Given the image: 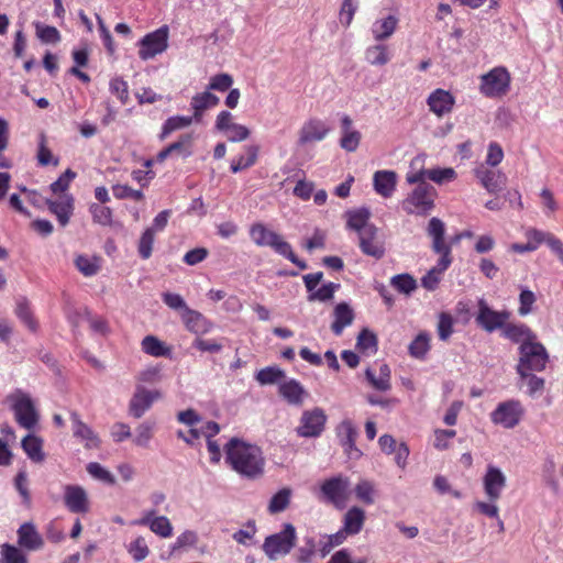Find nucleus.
I'll list each match as a JSON object with an SVG mask.
<instances>
[{
  "mask_svg": "<svg viewBox=\"0 0 563 563\" xmlns=\"http://www.w3.org/2000/svg\"><path fill=\"white\" fill-rule=\"evenodd\" d=\"M224 453L227 464L241 476L254 479L263 475L265 459L257 445L232 438L224 445Z\"/></svg>",
  "mask_w": 563,
  "mask_h": 563,
  "instance_id": "1",
  "label": "nucleus"
},
{
  "mask_svg": "<svg viewBox=\"0 0 563 563\" xmlns=\"http://www.w3.org/2000/svg\"><path fill=\"white\" fill-rule=\"evenodd\" d=\"M251 240L261 247H272L277 254L289 260L300 269H306V262L299 260L292 252L291 245L286 242L278 233L269 230L265 224L257 222L250 228Z\"/></svg>",
  "mask_w": 563,
  "mask_h": 563,
  "instance_id": "2",
  "label": "nucleus"
},
{
  "mask_svg": "<svg viewBox=\"0 0 563 563\" xmlns=\"http://www.w3.org/2000/svg\"><path fill=\"white\" fill-rule=\"evenodd\" d=\"M5 402L14 415L16 423L26 430H33L40 420V413L31 395L15 389L5 397Z\"/></svg>",
  "mask_w": 563,
  "mask_h": 563,
  "instance_id": "3",
  "label": "nucleus"
},
{
  "mask_svg": "<svg viewBox=\"0 0 563 563\" xmlns=\"http://www.w3.org/2000/svg\"><path fill=\"white\" fill-rule=\"evenodd\" d=\"M297 542L296 528L291 523H284L283 529L265 538L262 549L271 561H276L290 553Z\"/></svg>",
  "mask_w": 563,
  "mask_h": 563,
  "instance_id": "4",
  "label": "nucleus"
},
{
  "mask_svg": "<svg viewBox=\"0 0 563 563\" xmlns=\"http://www.w3.org/2000/svg\"><path fill=\"white\" fill-rule=\"evenodd\" d=\"M519 354L518 375H526V372H542L549 362V353L538 338L519 346Z\"/></svg>",
  "mask_w": 563,
  "mask_h": 563,
  "instance_id": "5",
  "label": "nucleus"
},
{
  "mask_svg": "<svg viewBox=\"0 0 563 563\" xmlns=\"http://www.w3.org/2000/svg\"><path fill=\"white\" fill-rule=\"evenodd\" d=\"M511 76L504 66H496L479 77V92L487 98L504 97L510 89Z\"/></svg>",
  "mask_w": 563,
  "mask_h": 563,
  "instance_id": "6",
  "label": "nucleus"
},
{
  "mask_svg": "<svg viewBox=\"0 0 563 563\" xmlns=\"http://www.w3.org/2000/svg\"><path fill=\"white\" fill-rule=\"evenodd\" d=\"M435 195V189L431 185L422 183L408 195L401 207L408 214L426 216L434 207Z\"/></svg>",
  "mask_w": 563,
  "mask_h": 563,
  "instance_id": "7",
  "label": "nucleus"
},
{
  "mask_svg": "<svg viewBox=\"0 0 563 563\" xmlns=\"http://www.w3.org/2000/svg\"><path fill=\"white\" fill-rule=\"evenodd\" d=\"M169 29L163 25L157 30L147 33L139 42V57L142 60H150L163 54L168 48Z\"/></svg>",
  "mask_w": 563,
  "mask_h": 563,
  "instance_id": "8",
  "label": "nucleus"
},
{
  "mask_svg": "<svg viewBox=\"0 0 563 563\" xmlns=\"http://www.w3.org/2000/svg\"><path fill=\"white\" fill-rule=\"evenodd\" d=\"M328 417L320 407L303 410L295 431L299 438H319L324 431Z\"/></svg>",
  "mask_w": 563,
  "mask_h": 563,
  "instance_id": "9",
  "label": "nucleus"
},
{
  "mask_svg": "<svg viewBox=\"0 0 563 563\" xmlns=\"http://www.w3.org/2000/svg\"><path fill=\"white\" fill-rule=\"evenodd\" d=\"M320 492L327 503L343 509L349 500L350 481L343 475L333 476L321 484Z\"/></svg>",
  "mask_w": 563,
  "mask_h": 563,
  "instance_id": "10",
  "label": "nucleus"
},
{
  "mask_svg": "<svg viewBox=\"0 0 563 563\" xmlns=\"http://www.w3.org/2000/svg\"><path fill=\"white\" fill-rule=\"evenodd\" d=\"M525 413V409L519 400L509 399L499 402L495 410L490 412V420L505 429H512L519 424Z\"/></svg>",
  "mask_w": 563,
  "mask_h": 563,
  "instance_id": "11",
  "label": "nucleus"
},
{
  "mask_svg": "<svg viewBox=\"0 0 563 563\" xmlns=\"http://www.w3.org/2000/svg\"><path fill=\"white\" fill-rule=\"evenodd\" d=\"M476 323L486 332H494L498 329L501 330L506 321L509 319L510 313L507 310L496 311L492 309L485 299L481 298L477 301Z\"/></svg>",
  "mask_w": 563,
  "mask_h": 563,
  "instance_id": "12",
  "label": "nucleus"
},
{
  "mask_svg": "<svg viewBox=\"0 0 563 563\" xmlns=\"http://www.w3.org/2000/svg\"><path fill=\"white\" fill-rule=\"evenodd\" d=\"M63 492L64 505L70 512L87 514L90 511L89 495L82 486L68 484L64 486Z\"/></svg>",
  "mask_w": 563,
  "mask_h": 563,
  "instance_id": "13",
  "label": "nucleus"
},
{
  "mask_svg": "<svg viewBox=\"0 0 563 563\" xmlns=\"http://www.w3.org/2000/svg\"><path fill=\"white\" fill-rule=\"evenodd\" d=\"M162 398V393L157 389H146L139 384L129 404V412L132 417L141 418L153 405L154 401Z\"/></svg>",
  "mask_w": 563,
  "mask_h": 563,
  "instance_id": "14",
  "label": "nucleus"
},
{
  "mask_svg": "<svg viewBox=\"0 0 563 563\" xmlns=\"http://www.w3.org/2000/svg\"><path fill=\"white\" fill-rule=\"evenodd\" d=\"M506 485L507 477L504 472L499 467L489 464L483 476V487L487 498L497 501L501 497Z\"/></svg>",
  "mask_w": 563,
  "mask_h": 563,
  "instance_id": "15",
  "label": "nucleus"
},
{
  "mask_svg": "<svg viewBox=\"0 0 563 563\" xmlns=\"http://www.w3.org/2000/svg\"><path fill=\"white\" fill-rule=\"evenodd\" d=\"M133 526L148 527L156 536L167 539L173 536V526L166 516H156V510H146L140 519L131 522Z\"/></svg>",
  "mask_w": 563,
  "mask_h": 563,
  "instance_id": "16",
  "label": "nucleus"
},
{
  "mask_svg": "<svg viewBox=\"0 0 563 563\" xmlns=\"http://www.w3.org/2000/svg\"><path fill=\"white\" fill-rule=\"evenodd\" d=\"M330 132V126L319 118H310L303 122L298 133V144L307 145L323 141Z\"/></svg>",
  "mask_w": 563,
  "mask_h": 563,
  "instance_id": "17",
  "label": "nucleus"
},
{
  "mask_svg": "<svg viewBox=\"0 0 563 563\" xmlns=\"http://www.w3.org/2000/svg\"><path fill=\"white\" fill-rule=\"evenodd\" d=\"M474 175L489 194L500 191L505 187L507 180L504 173L489 169L485 164H479L475 167Z\"/></svg>",
  "mask_w": 563,
  "mask_h": 563,
  "instance_id": "18",
  "label": "nucleus"
},
{
  "mask_svg": "<svg viewBox=\"0 0 563 563\" xmlns=\"http://www.w3.org/2000/svg\"><path fill=\"white\" fill-rule=\"evenodd\" d=\"M377 233L378 229L376 227L365 229L363 233L358 234V245L365 255L379 260L385 254V245Z\"/></svg>",
  "mask_w": 563,
  "mask_h": 563,
  "instance_id": "19",
  "label": "nucleus"
},
{
  "mask_svg": "<svg viewBox=\"0 0 563 563\" xmlns=\"http://www.w3.org/2000/svg\"><path fill=\"white\" fill-rule=\"evenodd\" d=\"M185 328L197 335L201 336L209 333L213 329V323L208 320L201 312L191 308H186L180 314Z\"/></svg>",
  "mask_w": 563,
  "mask_h": 563,
  "instance_id": "20",
  "label": "nucleus"
},
{
  "mask_svg": "<svg viewBox=\"0 0 563 563\" xmlns=\"http://www.w3.org/2000/svg\"><path fill=\"white\" fill-rule=\"evenodd\" d=\"M70 421L73 435L82 442L86 449H97L99 446L100 440L98 435L80 419L77 412H70Z\"/></svg>",
  "mask_w": 563,
  "mask_h": 563,
  "instance_id": "21",
  "label": "nucleus"
},
{
  "mask_svg": "<svg viewBox=\"0 0 563 563\" xmlns=\"http://www.w3.org/2000/svg\"><path fill=\"white\" fill-rule=\"evenodd\" d=\"M48 209L57 218L62 227L68 224L74 210V198L69 194H64L54 200H47Z\"/></svg>",
  "mask_w": 563,
  "mask_h": 563,
  "instance_id": "22",
  "label": "nucleus"
},
{
  "mask_svg": "<svg viewBox=\"0 0 563 563\" xmlns=\"http://www.w3.org/2000/svg\"><path fill=\"white\" fill-rule=\"evenodd\" d=\"M427 103L430 108V111H432L438 117H442L452 111L455 99L451 92L444 89H435L428 97Z\"/></svg>",
  "mask_w": 563,
  "mask_h": 563,
  "instance_id": "23",
  "label": "nucleus"
},
{
  "mask_svg": "<svg viewBox=\"0 0 563 563\" xmlns=\"http://www.w3.org/2000/svg\"><path fill=\"white\" fill-rule=\"evenodd\" d=\"M399 20L394 14L379 18L372 23L371 34L376 42H384L394 35Z\"/></svg>",
  "mask_w": 563,
  "mask_h": 563,
  "instance_id": "24",
  "label": "nucleus"
},
{
  "mask_svg": "<svg viewBox=\"0 0 563 563\" xmlns=\"http://www.w3.org/2000/svg\"><path fill=\"white\" fill-rule=\"evenodd\" d=\"M18 543L21 548L36 551L43 547L44 541L32 522H24L18 529Z\"/></svg>",
  "mask_w": 563,
  "mask_h": 563,
  "instance_id": "25",
  "label": "nucleus"
},
{
  "mask_svg": "<svg viewBox=\"0 0 563 563\" xmlns=\"http://www.w3.org/2000/svg\"><path fill=\"white\" fill-rule=\"evenodd\" d=\"M501 334L514 343L523 344L533 341L537 334L523 323H505L501 328Z\"/></svg>",
  "mask_w": 563,
  "mask_h": 563,
  "instance_id": "26",
  "label": "nucleus"
},
{
  "mask_svg": "<svg viewBox=\"0 0 563 563\" xmlns=\"http://www.w3.org/2000/svg\"><path fill=\"white\" fill-rule=\"evenodd\" d=\"M397 175L393 170H377L373 176V186L375 191L384 197L393 196L396 188Z\"/></svg>",
  "mask_w": 563,
  "mask_h": 563,
  "instance_id": "27",
  "label": "nucleus"
},
{
  "mask_svg": "<svg viewBox=\"0 0 563 563\" xmlns=\"http://www.w3.org/2000/svg\"><path fill=\"white\" fill-rule=\"evenodd\" d=\"M354 320V311L346 302H340L333 310L331 330L335 335H341L343 330L350 327Z\"/></svg>",
  "mask_w": 563,
  "mask_h": 563,
  "instance_id": "28",
  "label": "nucleus"
},
{
  "mask_svg": "<svg viewBox=\"0 0 563 563\" xmlns=\"http://www.w3.org/2000/svg\"><path fill=\"white\" fill-rule=\"evenodd\" d=\"M279 394L288 404L300 406L307 393L299 382L288 379L279 384Z\"/></svg>",
  "mask_w": 563,
  "mask_h": 563,
  "instance_id": "29",
  "label": "nucleus"
},
{
  "mask_svg": "<svg viewBox=\"0 0 563 563\" xmlns=\"http://www.w3.org/2000/svg\"><path fill=\"white\" fill-rule=\"evenodd\" d=\"M391 57L389 46L383 42L369 45L364 52L365 60L372 66H385L391 60Z\"/></svg>",
  "mask_w": 563,
  "mask_h": 563,
  "instance_id": "30",
  "label": "nucleus"
},
{
  "mask_svg": "<svg viewBox=\"0 0 563 563\" xmlns=\"http://www.w3.org/2000/svg\"><path fill=\"white\" fill-rule=\"evenodd\" d=\"M220 99L209 90L196 93L190 101L191 109L194 110L195 121L199 122L203 115V112L210 108L216 107Z\"/></svg>",
  "mask_w": 563,
  "mask_h": 563,
  "instance_id": "31",
  "label": "nucleus"
},
{
  "mask_svg": "<svg viewBox=\"0 0 563 563\" xmlns=\"http://www.w3.org/2000/svg\"><path fill=\"white\" fill-rule=\"evenodd\" d=\"M365 376L373 388L379 391H387L390 389V368L387 364L382 363L378 366V374L376 375L375 369L366 368Z\"/></svg>",
  "mask_w": 563,
  "mask_h": 563,
  "instance_id": "32",
  "label": "nucleus"
},
{
  "mask_svg": "<svg viewBox=\"0 0 563 563\" xmlns=\"http://www.w3.org/2000/svg\"><path fill=\"white\" fill-rule=\"evenodd\" d=\"M365 519V511L357 506H353L344 514L342 527L345 532H349L351 536H355L362 531Z\"/></svg>",
  "mask_w": 563,
  "mask_h": 563,
  "instance_id": "33",
  "label": "nucleus"
},
{
  "mask_svg": "<svg viewBox=\"0 0 563 563\" xmlns=\"http://www.w3.org/2000/svg\"><path fill=\"white\" fill-rule=\"evenodd\" d=\"M21 446L32 462L42 463L45 460L43 440L40 437L29 433L22 439Z\"/></svg>",
  "mask_w": 563,
  "mask_h": 563,
  "instance_id": "34",
  "label": "nucleus"
},
{
  "mask_svg": "<svg viewBox=\"0 0 563 563\" xmlns=\"http://www.w3.org/2000/svg\"><path fill=\"white\" fill-rule=\"evenodd\" d=\"M346 217L347 228L356 231L357 234L363 233L365 229L375 228V225L369 222L371 212L366 208L347 211Z\"/></svg>",
  "mask_w": 563,
  "mask_h": 563,
  "instance_id": "35",
  "label": "nucleus"
},
{
  "mask_svg": "<svg viewBox=\"0 0 563 563\" xmlns=\"http://www.w3.org/2000/svg\"><path fill=\"white\" fill-rule=\"evenodd\" d=\"M428 235L432 239V250L433 251H443L446 247H450L449 244L445 243L444 233H445V224L439 218H431L427 228Z\"/></svg>",
  "mask_w": 563,
  "mask_h": 563,
  "instance_id": "36",
  "label": "nucleus"
},
{
  "mask_svg": "<svg viewBox=\"0 0 563 563\" xmlns=\"http://www.w3.org/2000/svg\"><path fill=\"white\" fill-rule=\"evenodd\" d=\"M355 498L364 505H373L377 498V489L374 482L362 478L353 488Z\"/></svg>",
  "mask_w": 563,
  "mask_h": 563,
  "instance_id": "37",
  "label": "nucleus"
},
{
  "mask_svg": "<svg viewBox=\"0 0 563 563\" xmlns=\"http://www.w3.org/2000/svg\"><path fill=\"white\" fill-rule=\"evenodd\" d=\"M142 351L154 357L170 356L172 349L154 335H146L141 342Z\"/></svg>",
  "mask_w": 563,
  "mask_h": 563,
  "instance_id": "38",
  "label": "nucleus"
},
{
  "mask_svg": "<svg viewBox=\"0 0 563 563\" xmlns=\"http://www.w3.org/2000/svg\"><path fill=\"white\" fill-rule=\"evenodd\" d=\"M525 235L533 251H536L542 243H545L548 247L551 250L553 246L552 244H554V242H556L559 239L551 232L533 228L528 229Z\"/></svg>",
  "mask_w": 563,
  "mask_h": 563,
  "instance_id": "39",
  "label": "nucleus"
},
{
  "mask_svg": "<svg viewBox=\"0 0 563 563\" xmlns=\"http://www.w3.org/2000/svg\"><path fill=\"white\" fill-rule=\"evenodd\" d=\"M245 152L246 155H240L239 157L232 159L230 165L232 173L236 174L241 170L252 167L256 163L258 147L255 145H249L245 147Z\"/></svg>",
  "mask_w": 563,
  "mask_h": 563,
  "instance_id": "40",
  "label": "nucleus"
},
{
  "mask_svg": "<svg viewBox=\"0 0 563 563\" xmlns=\"http://www.w3.org/2000/svg\"><path fill=\"white\" fill-rule=\"evenodd\" d=\"M292 490L289 487H284L274 494L268 503L267 511L271 515L283 512L290 504Z\"/></svg>",
  "mask_w": 563,
  "mask_h": 563,
  "instance_id": "41",
  "label": "nucleus"
},
{
  "mask_svg": "<svg viewBox=\"0 0 563 563\" xmlns=\"http://www.w3.org/2000/svg\"><path fill=\"white\" fill-rule=\"evenodd\" d=\"M77 269L86 277H91L100 271V257L89 255H78L75 260Z\"/></svg>",
  "mask_w": 563,
  "mask_h": 563,
  "instance_id": "42",
  "label": "nucleus"
},
{
  "mask_svg": "<svg viewBox=\"0 0 563 563\" xmlns=\"http://www.w3.org/2000/svg\"><path fill=\"white\" fill-rule=\"evenodd\" d=\"M192 134L186 133L180 135L176 142L169 144L167 148L172 155L187 158L192 155Z\"/></svg>",
  "mask_w": 563,
  "mask_h": 563,
  "instance_id": "43",
  "label": "nucleus"
},
{
  "mask_svg": "<svg viewBox=\"0 0 563 563\" xmlns=\"http://www.w3.org/2000/svg\"><path fill=\"white\" fill-rule=\"evenodd\" d=\"M192 122H196L194 115H174L168 118L163 124L161 139L167 137L174 131L189 126Z\"/></svg>",
  "mask_w": 563,
  "mask_h": 563,
  "instance_id": "44",
  "label": "nucleus"
},
{
  "mask_svg": "<svg viewBox=\"0 0 563 563\" xmlns=\"http://www.w3.org/2000/svg\"><path fill=\"white\" fill-rule=\"evenodd\" d=\"M430 350V335L420 332L409 344V354L415 358H423Z\"/></svg>",
  "mask_w": 563,
  "mask_h": 563,
  "instance_id": "45",
  "label": "nucleus"
},
{
  "mask_svg": "<svg viewBox=\"0 0 563 563\" xmlns=\"http://www.w3.org/2000/svg\"><path fill=\"white\" fill-rule=\"evenodd\" d=\"M126 551L134 562H142L150 555V548L143 536L136 537L126 545Z\"/></svg>",
  "mask_w": 563,
  "mask_h": 563,
  "instance_id": "46",
  "label": "nucleus"
},
{
  "mask_svg": "<svg viewBox=\"0 0 563 563\" xmlns=\"http://www.w3.org/2000/svg\"><path fill=\"white\" fill-rule=\"evenodd\" d=\"M316 552V540L311 536L303 538V545L299 547L295 553L298 563H310Z\"/></svg>",
  "mask_w": 563,
  "mask_h": 563,
  "instance_id": "47",
  "label": "nucleus"
},
{
  "mask_svg": "<svg viewBox=\"0 0 563 563\" xmlns=\"http://www.w3.org/2000/svg\"><path fill=\"white\" fill-rule=\"evenodd\" d=\"M391 286L401 294L410 295L417 288L416 279L409 274L395 275L390 279Z\"/></svg>",
  "mask_w": 563,
  "mask_h": 563,
  "instance_id": "48",
  "label": "nucleus"
},
{
  "mask_svg": "<svg viewBox=\"0 0 563 563\" xmlns=\"http://www.w3.org/2000/svg\"><path fill=\"white\" fill-rule=\"evenodd\" d=\"M356 347L366 354H373L377 351V338L367 329L360 332L357 336Z\"/></svg>",
  "mask_w": 563,
  "mask_h": 563,
  "instance_id": "49",
  "label": "nucleus"
},
{
  "mask_svg": "<svg viewBox=\"0 0 563 563\" xmlns=\"http://www.w3.org/2000/svg\"><path fill=\"white\" fill-rule=\"evenodd\" d=\"M198 542V534L194 530H185L181 532L175 540V542L170 545V550L173 553L180 552L188 548H192Z\"/></svg>",
  "mask_w": 563,
  "mask_h": 563,
  "instance_id": "50",
  "label": "nucleus"
},
{
  "mask_svg": "<svg viewBox=\"0 0 563 563\" xmlns=\"http://www.w3.org/2000/svg\"><path fill=\"white\" fill-rule=\"evenodd\" d=\"M86 470L88 474L95 479L103 482L108 485H113L115 483V478L112 473H110L106 467L97 462H90L87 464Z\"/></svg>",
  "mask_w": 563,
  "mask_h": 563,
  "instance_id": "51",
  "label": "nucleus"
},
{
  "mask_svg": "<svg viewBox=\"0 0 563 563\" xmlns=\"http://www.w3.org/2000/svg\"><path fill=\"white\" fill-rule=\"evenodd\" d=\"M427 178L442 185L453 181L456 178V172L452 167L427 169Z\"/></svg>",
  "mask_w": 563,
  "mask_h": 563,
  "instance_id": "52",
  "label": "nucleus"
},
{
  "mask_svg": "<svg viewBox=\"0 0 563 563\" xmlns=\"http://www.w3.org/2000/svg\"><path fill=\"white\" fill-rule=\"evenodd\" d=\"M520 379L527 385V393L531 397H536L544 389V379L536 376L532 372H526V375H519Z\"/></svg>",
  "mask_w": 563,
  "mask_h": 563,
  "instance_id": "53",
  "label": "nucleus"
},
{
  "mask_svg": "<svg viewBox=\"0 0 563 563\" xmlns=\"http://www.w3.org/2000/svg\"><path fill=\"white\" fill-rule=\"evenodd\" d=\"M340 288V284L329 282L317 288L312 294L309 295V301H328L333 298L334 292Z\"/></svg>",
  "mask_w": 563,
  "mask_h": 563,
  "instance_id": "54",
  "label": "nucleus"
},
{
  "mask_svg": "<svg viewBox=\"0 0 563 563\" xmlns=\"http://www.w3.org/2000/svg\"><path fill=\"white\" fill-rule=\"evenodd\" d=\"M1 560L3 563H27L25 554L16 547L8 543L1 547Z\"/></svg>",
  "mask_w": 563,
  "mask_h": 563,
  "instance_id": "55",
  "label": "nucleus"
},
{
  "mask_svg": "<svg viewBox=\"0 0 563 563\" xmlns=\"http://www.w3.org/2000/svg\"><path fill=\"white\" fill-rule=\"evenodd\" d=\"M155 235L152 230L147 229L142 233L137 244V252L143 260H148L152 256Z\"/></svg>",
  "mask_w": 563,
  "mask_h": 563,
  "instance_id": "56",
  "label": "nucleus"
},
{
  "mask_svg": "<svg viewBox=\"0 0 563 563\" xmlns=\"http://www.w3.org/2000/svg\"><path fill=\"white\" fill-rule=\"evenodd\" d=\"M285 376V373L278 367H265L257 372L256 380L261 385H272Z\"/></svg>",
  "mask_w": 563,
  "mask_h": 563,
  "instance_id": "57",
  "label": "nucleus"
},
{
  "mask_svg": "<svg viewBox=\"0 0 563 563\" xmlns=\"http://www.w3.org/2000/svg\"><path fill=\"white\" fill-rule=\"evenodd\" d=\"M153 430H154V422H150V421L142 422L135 429L134 443L139 446H147V444L150 443V441L153 437Z\"/></svg>",
  "mask_w": 563,
  "mask_h": 563,
  "instance_id": "58",
  "label": "nucleus"
},
{
  "mask_svg": "<svg viewBox=\"0 0 563 563\" xmlns=\"http://www.w3.org/2000/svg\"><path fill=\"white\" fill-rule=\"evenodd\" d=\"M336 435L339 438L340 444L346 441L356 440L357 438V429L354 423L350 419H344L336 427Z\"/></svg>",
  "mask_w": 563,
  "mask_h": 563,
  "instance_id": "59",
  "label": "nucleus"
},
{
  "mask_svg": "<svg viewBox=\"0 0 563 563\" xmlns=\"http://www.w3.org/2000/svg\"><path fill=\"white\" fill-rule=\"evenodd\" d=\"M15 313L18 318L24 322L30 329L34 330L36 328V323L33 320L32 311L30 309L29 302L25 298H20L16 301Z\"/></svg>",
  "mask_w": 563,
  "mask_h": 563,
  "instance_id": "60",
  "label": "nucleus"
},
{
  "mask_svg": "<svg viewBox=\"0 0 563 563\" xmlns=\"http://www.w3.org/2000/svg\"><path fill=\"white\" fill-rule=\"evenodd\" d=\"M76 173L71 169H67L63 173L57 180L51 184V190L55 195L66 194L70 183L75 179Z\"/></svg>",
  "mask_w": 563,
  "mask_h": 563,
  "instance_id": "61",
  "label": "nucleus"
},
{
  "mask_svg": "<svg viewBox=\"0 0 563 563\" xmlns=\"http://www.w3.org/2000/svg\"><path fill=\"white\" fill-rule=\"evenodd\" d=\"M233 78L229 74H218L210 78L208 89L224 92L231 88Z\"/></svg>",
  "mask_w": 563,
  "mask_h": 563,
  "instance_id": "62",
  "label": "nucleus"
},
{
  "mask_svg": "<svg viewBox=\"0 0 563 563\" xmlns=\"http://www.w3.org/2000/svg\"><path fill=\"white\" fill-rule=\"evenodd\" d=\"M112 191L117 199H132L140 201L144 197L141 190H135L128 185H114L112 187Z\"/></svg>",
  "mask_w": 563,
  "mask_h": 563,
  "instance_id": "63",
  "label": "nucleus"
},
{
  "mask_svg": "<svg viewBox=\"0 0 563 563\" xmlns=\"http://www.w3.org/2000/svg\"><path fill=\"white\" fill-rule=\"evenodd\" d=\"M453 333V318L446 313L442 312L439 316L438 321V335L442 341H446Z\"/></svg>",
  "mask_w": 563,
  "mask_h": 563,
  "instance_id": "64",
  "label": "nucleus"
}]
</instances>
